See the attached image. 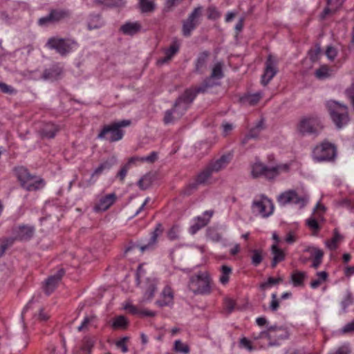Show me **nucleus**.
<instances>
[{
    "label": "nucleus",
    "instance_id": "f257e3e1",
    "mask_svg": "<svg viewBox=\"0 0 354 354\" xmlns=\"http://www.w3.org/2000/svg\"><path fill=\"white\" fill-rule=\"evenodd\" d=\"M196 97V93L192 88L187 89L175 102L171 109L165 113L163 122L165 124L173 123L180 119Z\"/></svg>",
    "mask_w": 354,
    "mask_h": 354
},
{
    "label": "nucleus",
    "instance_id": "f03ea898",
    "mask_svg": "<svg viewBox=\"0 0 354 354\" xmlns=\"http://www.w3.org/2000/svg\"><path fill=\"white\" fill-rule=\"evenodd\" d=\"M13 172L19 182L20 186L28 192H37L43 189L46 185L43 178L30 174L25 167H15L13 169Z\"/></svg>",
    "mask_w": 354,
    "mask_h": 354
},
{
    "label": "nucleus",
    "instance_id": "7ed1b4c3",
    "mask_svg": "<svg viewBox=\"0 0 354 354\" xmlns=\"http://www.w3.org/2000/svg\"><path fill=\"white\" fill-rule=\"evenodd\" d=\"M290 163L279 164L274 167H268L259 160L251 165V176L253 178H265L268 180L276 178L282 172H288Z\"/></svg>",
    "mask_w": 354,
    "mask_h": 354
},
{
    "label": "nucleus",
    "instance_id": "20e7f679",
    "mask_svg": "<svg viewBox=\"0 0 354 354\" xmlns=\"http://www.w3.org/2000/svg\"><path fill=\"white\" fill-rule=\"evenodd\" d=\"M131 124L130 120H122L104 125L99 132L97 138L100 140H106L109 142H115L121 140L124 135L122 128Z\"/></svg>",
    "mask_w": 354,
    "mask_h": 354
},
{
    "label": "nucleus",
    "instance_id": "39448f33",
    "mask_svg": "<svg viewBox=\"0 0 354 354\" xmlns=\"http://www.w3.org/2000/svg\"><path fill=\"white\" fill-rule=\"evenodd\" d=\"M251 209L253 214L259 215L262 218L270 216L274 210L272 201L265 194L257 196L251 204Z\"/></svg>",
    "mask_w": 354,
    "mask_h": 354
},
{
    "label": "nucleus",
    "instance_id": "423d86ee",
    "mask_svg": "<svg viewBox=\"0 0 354 354\" xmlns=\"http://www.w3.org/2000/svg\"><path fill=\"white\" fill-rule=\"evenodd\" d=\"M46 46L50 49L55 50L62 56H66L77 48L79 44L72 39L53 37L48 39Z\"/></svg>",
    "mask_w": 354,
    "mask_h": 354
},
{
    "label": "nucleus",
    "instance_id": "0eeeda50",
    "mask_svg": "<svg viewBox=\"0 0 354 354\" xmlns=\"http://www.w3.org/2000/svg\"><path fill=\"white\" fill-rule=\"evenodd\" d=\"M326 106L337 127L342 128L348 123L349 119L346 106L331 100L326 103Z\"/></svg>",
    "mask_w": 354,
    "mask_h": 354
},
{
    "label": "nucleus",
    "instance_id": "6e6552de",
    "mask_svg": "<svg viewBox=\"0 0 354 354\" xmlns=\"http://www.w3.org/2000/svg\"><path fill=\"white\" fill-rule=\"evenodd\" d=\"M322 129V122L316 115L302 118L297 127L298 132L302 136L318 134Z\"/></svg>",
    "mask_w": 354,
    "mask_h": 354
},
{
    "label": "nucleus",
    "instance_id": "1a4fd4ad",
    "mask_svg": "<svg viewBox=\"0 0 354 354\" xmlns=\"http://www.w3.org/2000/svg\"><path fill=\"white\" fill-rule=\"evenodd\" d=\"M337 156L335 146L328 142H323L317 145L312 153L313 160L317 162L333 161Z\"/></svg>",
    "mask_w": 354,
    "mask_h": 354
},
{
    "label": "nucleus",
    "instance_id": "9d476101",
    "mask_svg": "<svg viewBox=\"0 0 354 354\" xmlns=\"http://www.w3.org/2000/svg\"><path fill=\"white\" fill-rule=\"evenodd\" d=\"M309 196L307 194L299 195L294 189H288L281 193L277 197V202L281 206L288 204L297 205L299 208L304 207L308 203Z\"/></svg>",
    "mask_w": 354,
    "mask_h": 354
},
{
    "label": "nucleus",
    "instance_id": "9b49d317",
    "mask_svg": "<svg viewBox=\"0 0 354 354\" xmlns=\"http://www.w3.org/2000/svg\"><path fill=\"white\" fill-rule=\"evenodd\" d=\"M189 288L196 295L209 294L211 287L209 277L203 272L192 276L189 283Z\"/></svg>",
    "mask_w": 354,
    "mask_h": 354
},
{
    "label": "nucleus",
    "instance_id": "f8f14e48",
    "mask_svg": "<svg viewBox=\"0 0 354 354\" xmlns=\"http://www.w3.org/2000/svg\"><path fill=\"white\" fill-rule=\"evenodd\" d=\"M202 12L203 7L198 6L194 8L186 19L183 21L182 33L185 37H189L199 25Z\"/></svg>",
    "mask_w": 354,
    "mask_h": 354
},
{
    "label": "nucleus",
    "instance_id": "ddd939ff",
    "mask_svg": "<svg viewBox=\"0 0 354 354\" xmlns=\"http://www.w3.org/2000/svg\"><path fill=\"white\" fill-rule=\"evenodd\" d=\"M261 335H266L268 340L269 346L279 345V342L287 339L289 333L286 328L283 326H270L266 330L261 331Z\"/></svg>",
    "mask_w": 354,
    "mask_h": 354
},
{
    "label": "nucleus",
    "instance_id": "4468645a",
    "mask_svg": "<svg viewBox=\"0 0 354 354\" xmlns=\"http://www.w3.org/2000/svg\"><path fill=\"white\" fill-rule=\"evenodd\" d=\"M117 159L115 156L106 159L100 164V165L93 171L91 175V178L86 182H80L78 186L80 188H86L95 183L96 179L100 176L104 171L109 170L115 163Z\"/></svg>",
    "mask_w": 354,
    "mask_h": 354
},
{
    "label": "nucleus",
    "instance_id": "2eb2a0df",
    "mask_svg": "<svg viewBox=\"0 0 354 354\" xmlns=\"http://www.w3.org/2000/svg\"><path fill=\"white\" fill-rule=\"evenodd\" d=\"M223 63L222 62H218L216 64H214V65L213 66V67L212 68V72H211L209 77L206 79L201 86L194 88V89L192 88V91L196 93V95L199 93H203V92L206 91V90L208 88L213 86L214 84L209 83L211 80H218L222 79L224 77V73H223Z\"/></svg>",
    "mask_w": 354,
    "mask_h": 354
},
{
    "label": "nucleus",
    "instance_id": "dca6fc26",
    "mask_svg": "<svg viewBox=\"0 0 354 354\" xmlns=\"http://www.w3.org/2000/svg\"><path fill=\"white\" fill-rule=\"evenodd\" d=\"M35 230L34 225L26 224L16 225L12 229V238L15 241H28L34 236Z\"/></svg>",
    "mask_w": 354,
    "mask_h": 354
},
{
    "label": "nucleus",
    "instance_id": "f3484780",
    "mask_svg": "<svg viewBox=\"0 0 354 354\" xmlns=\"http://www.w3.org/2000/svg\"><path fill=\"white\" fill-rule=\"evenodd\" d=\"M117 196L111 193L104 196H98L93 209L95 212H103L109 209L116 201Z\"/></svg>",
    "mask_w": 354,
    "mask_h": 354
},
{
    "label": "nucleus",
    "instance_id": "a211bd4d",
    "mask_svg": "<svg viewBox=\"0 0 354 354\" xmlns=\"http://www.w3.org/2000/svg\"><path fill=\"white\" fill-rule=\"evenodd\" d=\"M277 73V61L270 55L265 64L264 73L261 77V83L263 85H267Z\"/></svg>",
    "mask_w": 354,
    "mask_h": 354
},
{
    "label": "nucleus",
    "instance_id": "6ab92c4d",
    "mask_svg": "<svg viewBox=\"0 0 354 354\" xmlns=\"http://www.w3.org/2000/svg\"><path fill=\"white\" fill-rule=\"evenodd\" d=\"M64 269H59L56 274L50 276L45 282L44 289L46 295H49L56 288L57 284L64 274Z\"/></svg>",
    "mask_w": 354,
    "mask_h": 354
},
{
    "label": "nucleus",
    "instance_id": "aec40b11",
    "mask_svg": "<svg viewBox=\"0 0 354 354\" xmlns=\"http://www.w3.org/2000/svg\"><path fill=\"white\" fill-rule=\"evenodd\" d=\"M213 172L207 165L196 176L195 182L189 185L188 188L194 190L196 189L199 185L206 183L211 178Z\"/></svg>",
    "mask_w": 354,
    "mask_h": 354
},
{
    "label": "nucleus",
    "instance_id": "412c9836",
    "mask_svg": "<svg viewBox=\"0 0 354 354\" xmlns=\"http://www.w3.org/2000/svg\"><path fill=\"white\" fill-rule=\"evenodd\" d=\"M324 211L325 207L321 204L317 203L314 209V214L315 215V217L311 216L306 220V225L310 229L314 231H318L319 230V225L317 218H322Z\"/></svg>",
    "mask_w": 354,
    "mask_h": 354
},
{
    "label": "nucleus",
    "instance_id": "4be33fe9",
    "mask_svg": "<svg viewBox=\"0 0 354 354\" xmlns=\"http://www.w3.org/2000/svg\"><path fill=\"white\" fill-rule=\"evenodd\" d=\"M213 214L214 211L207 210L204 212L203 216L196 217L194 224L191 227L192 232L196 233L198 230L206 226L209 222Z\"/></svg>",
    "mask_w": 354,
    "mask_h": 354
},
{
    "label": "nucleus",
    "instance_id": "5701e85b",
    "mask_svg": "<svg viewBox=\"0 0 354 354\" xmlns=\"http://www.w3.org/2000/svg\"><path fill=\"white\" fill-rule=\"evenodd\" d=\"M159 307L169 306L174 304V292L171 287L167 286L161 292L160 299L156 301Z\"/></svg>",
    "mask_w": 354,
    "mask_h": 354
},
{
    "label": "nucleus",
    "instance_id": "b1692460",
    "mask_svg": "<svg viewBox=\"0 0 354 354\" xmlns=\"http://www.w3.org/2000/svg\"><path fill=\"white\" fill-rule=\"evenodd\" d=\"M162 231H163V229H162V224L158 223L156 225L154 230L151 233V238L147 244H146L145 245H142V246L135 245L132 248L134 249L136 248H138L142 252L146 250L149 249L157 242V239L162 234Z\"/></svg>",
    "mask_w": 354,
    "mask_h": 354
},
{
    "label": "nucleus",
    "instance_id": "393cba45",
    "mask_svg": "<svg viewBox=\"0 0 354 354\" xmlns=\"http://www.w3.org/2000/svg\"><path fill=\"white\" fill-rule=\"evenodd\" d=\"M265 129L264 120H260L256 125L251 128L247 135L242 140V144L245 145L250 139H257L259 138L261 132Z\"/></svg>",
    "mask_w": 354,
    "mask_h": 354
},
{
    "label": "nucleus",
    "instance_id": "a878e982",
    "mask_svg": "<svg viewBox=\"0 0 354 354\" xmlns=\"http://www.w3.org/2000/svg\"><path fill=\"white\" fill-rule=\"evenodd\" d=\"M231 159L230 155H223L220 158L212 161L207 165L213 173H216L225 168Z\"/></svg>",
    "mask_w": 354,
    "mask_h": 354
},
{
    "label": "nucleus",
    "instance_id": "bb28decb",
    "mask_svg": "<svg viewBox=\"0 0 354 354\" xmlns=\"http://www.w3.org/2000/svg\"><path fill=\"white\" fill-rule=\"evenodd\" d=\"M210 53L208 51H203L198 55L195 61V71L198 73H203L207 68L208 59Z\"/></svg>",
    "mask_w": 354,
    "mask_h": 354
},
{
    "label": "nucleus",
    "instance_id": "cd10ccee",
    "mask_svg": "<svg viewBox=\"0 0 354 354\" xmlns=\"http://www.w3.org/2000/svg\"><path fill=\"white\" fill-rule=\"evenodd\" d=\"M141 28L142 26L140 22L128 21L121 26L120 30L124 35L133 36L138 33L141 30Z\"/></svg>",
    "mask_w": 354,
    "mask_h": 354
},
{
    "label": "nucleus",
    "instance_id": "c85d7f7f",
    "mask_svg": "<svg viewBox=\"0 0 354 354\" xmlns=\"http://www.w3.org/2000/svg\"><path fill=\"white\" fill-rule=\"evenodd\" d=\"M345 0H327V6L322 13V18L324 19L328 15L335 13L340 9Z\"/></svg>",
    "mask_w": 354,
    "mask_h": 354
},
{
    "label": "nucleus",
    "instance_id": "c756f323",
    "mask_svg": "<svg viewBox=\"0 0 354 354\" xmlns=\"http://www.w3.org/2000/svg\"><path fill=\"white\" fill-rule=\"evenodd\" d=\"M271 253L273 256L271 262V267L275 268L277 265L285 259L286 254L284 251L280 249L277 244H272L271 246Z\"/></svg>",
    "mask_w": 354,
    "mask_h": 354
},
{
    "label": "nucleus",
    "instance_id": "7c9ffc66",
    "mask_svg": "<svg viewBox=\"0 0 354 354\" xmlns=\"http://www.w3.org/2000/svg\"><path fill=\"white\" fill-rule=\"evenodd\" d=\"M263 97L261 92L255 93H248L243 95L240 98V102L244 105L254 106L256 105Z\"/></svg>",
    "mask_w": 354,
    "mask_h": 354
},
{
    "label": "nucleus",
    "instance_id": "2f4dec72",
    "mask_svg": "<svg viewBox=\"0 0 354 354\" xmlns=\"http://www.w3.org/2000/svg\"><path fill=\"white\" fill-rule=\"evenodd\" d=\"M310 253V257L313 258V263L311 267L317 269L322 263L324 252L322 250L317 248H310L307 250Z\"/></svg>",
    "mask_w": 354,
    "mask_h": 354
},
{
    "label": "nucleus",
    "instance_id": "473e14b6",
    "mask_svg": "<svg viewBox=\"0 0 354 354\" xmlns=\"http://www.w3.org/2000/svg\"><path fill=\"white\" fill-rule=\"evenodd\" d=\"M307 277L306 272L299 270L292 272L290 276V281L295 287H301L304 285V281Z\"/></svg>",
    "mask_w": 354,
    "mask_h": 354
},
{
    "label": "nucleus",
    "instance_id": "72a5a7b5",
    "mask_svg": "<svg viewBox=\"0 0 354 354\" xmlns=\"http://www.w3.org/2000/svg\"><path fill=\"white\" fill-rule=\"evenodd\" d=\"M50 13L55 24L71 16V12L68 10L64 9H53L50 11Z\"/></svg>",
    "mask_w": 354,
    "mask_h": 354
},
{
    "label": "nucleus",
    "instance_id": "f704fd0d",
    "mask_svg": "<svg viewBox=\"0 0 354 354\" xmlns=\"http://www.w3.org/2000/svg\"><path fill=\"white\" fill-rule=\"evenodd\" d=\"M179 45L177 43H173L169 48L165 51V56L163 58L159 59L158 63L159 64H163L169 61L171 57L178 51Z\"/></svg>",
    "mask_w": 354,
    "mask_h": 354
},
{
    "label": "nucleus",
    "instance_id": "c9c22d12",
    "mask_svg": "<svg viewBox=\"0 0 354 354\" xmlns=\"http://www.w3.org/2000/svg\"><path fill=\"white\" fill-rule=\"evenodd\" d=\"M59 131V128L53 123L46 124L41 129V135L44 138H53Z\"/></svg>",
    "mask_w": 354,
    "mask_h": 354
},
{
    "label": "nucleus",
    "instance_id": "e433bc0d",
    "mask_svg": "<svg viewBox=\"0 0 354 354\" xmlns=\"http://www.w3.org/2000/svg\"><path fill=\"white\" fill-rule=\"evenodd\" d=\"M104 22L101 19L100 15H90L88 21L87 26L89 30L97 29L103 26Z\"/></svg>",
    "mask_w": 354,
    "mask_h": 354
},
{
    "label": "nucleus",
    "instance_id": "4c0bfd02",
    "mask_svg": "<svg viewBox=\"0 0 354 354\" xmlns=\"http://www.w3.org/2000/svg\"><path fill=\"white\" fill-rule=\"evenodd\" d=\"M221 275L219 277V282L222 285H226L230 281V277L232 273V268L227 265H223L220 268Z\"/></svg>",
    "mask_w": 354,
    "mask_h": 354
},
{
    "label": "nucleus",
    "instance_id": "58836bf2",
    "mask_svg": "<svg viewBox=\"0 0 354 354\" xmlns=\"http://www.w3.org/2000/svg\"><path fill=\"white\" fill-rule=\"evenodd\" d=\"M317 278L311 281L310 286L313 289L319 288L328 277V274L326 271L317 272L316 273Z\"/></svg>",
    "mask_w": 354,
    "mask_h": 354
},
{
    "label": "nucleus",
    "instance_id": "ea45409f",
    "mask_svg": "<svg viewBox=\"0 0 354 354\" xmlns=\"http://www.w3.org/2000/svg\"><path fill=\"white\" fill-rule=\"evenodd\" d=\"M264 258L263 252L261 250L254 249L251 250V263L252 266H259Z\"/></svg>",
    "mask_w": 354,
    "mask_h": 354
},
{
    "label": "nucleus",
    "instance_id": "a19ab883",
    "mask_svg": "<svg viewBox=\"0 0 354 354\" xmlns=\"http://www.w3.org/2000/svg\"><path fill=\"white\" fill-rule=\"evenodd\" d=\"M342 239V236L335 230L333 238L326 241V246L331 250L337 248L339 242Z\"/></svg>",
    "mask_w": 354,
    "mask_h": 354
},
{
    "label": "nucleus",
    "instance_id": "79ce46f5",
    "mask_svg": "<svg viewBox=\"0 0 354 354\" xmlns=\"http://www.w3.org/2000/svg\"><path fill=\"white\" fill-rule=\"evenodd\" d=\"M139 6L142 12H151L155 9V3L151 0H140Z\"/></svg>",
    "mask_w": 354,
    "mask_h": 354
},
{
    "label": "nucleus",
    "instance_id": "37998d69",
    "mask_svg": "<svg viewBox=\"0 0 354 354\" xmlns=\"http://www.w3.org/2000/svg\"><path fill=\"white\" fill-rule=\"evenodd\" d=\"M174 350L177 353L183 354H189L190 352L189 346L180 339H177L174 342Z\"/></svg>",
    "mask_w": 354,
    "mask_h": 354
},
{
    "label": "nucleus",
    "instance_id": "c03bdc74",
    "mask_svg": "<svg viewBox=\"0 0 354 354\" xmlns=\"http://www.w3.org/2000/svg\"><path fill=\"white\" fill-rule=\"evenodd\" d=\"M15 242L12 237L3 238L0 239V257L3 255L6 250L11 246Z\"/></svg>",
    "mask_w": 354,
    "mask_h": 354
},
{
    "label": "nucleus",
    "instance_id": "a18cd8bd",
    "mask_svg": "<svg viewBox=\"0 0 354 354\" xmlns=\"http://www.w3.org/2000/svg\"><path fill=\"white\" fill-rule=\"evenodd\" d=\"M354 301V298L353 297L352 293L351 291L347 290L346 292V295H344L342 302H341V306L344 312L346 311V308L353 304Z\"/></svg>",
    "mask_w": 354,
    "mask_h": 354
},
{
    "label": "nucleus",
    "instance_id": "49530a36",
    "mask_svg": "<svg viewBox=\"0 0 354 354\" xmlns=\"http://www.w3.org/2000/svg\"><path fill=\"white\" fill-rule=\"evenodd\" d=\"M207 238L214 241V242H219L222 239V235L216 229L214 228H209L207 232Z\"/></svg>",
    "mask_w": 354,
    "mask_h": 354
},
{
    "label": "nucleus",
    "instance_id": "de8ad7c7",
    "mask_svg": "<svg viewBox=\"0 0 354 354\" xmlns=\"http://www.w3.org/2000/svg\"><path fill=\"white\" fill-rule=\"evenodd\" d=\"M96 320V316L94 315H90L85 316L82 324L77 328L78 331H82L88 328V326L93 323Z\"/></svg>",
    "mask_w": 354,
    "mask_h": 354
},
{
    "label": "nucleus",
    "instance_id": "09e8293b",
    "mask_svg": "<svg viewBox=\"0 0 354 354\" xmlns=\"http://www.w3.org/2000/svg\"><path fill=\"white\" fill-rule=\"evenodd\" d=\"M207 18L211 20H216L221 17L220 12L214 6H209L207 9Z\"/></svg>",
    "mask_w": 354,
    "mask_h": 354
},
{
    "label": "nucleus",
    "instance_id": "8fccbe9b",
    "mask_svg": "<svg viewBox=\"0 0 354 354\" xmlns=\"http://www.w3.org/2000/svg\"><path fill=\"white\" fill-rule=\"evenodd\" d=\"M127 323V320L124 316H118L114 319L112 326L113 328H124Z\"/></svg>",
    "mask_w": 354,
    "mask_h": 354
},
{
    "label": "nucleus",
    "instance_id": "3c124183",
    "mask_svg": "<svg viewBox=\"0 0 354 354\" xmlns=\"http://www.w3.org/2000/svg\"><path fill=\"white\" fill-rule=\"evenodd\" d=\"M156 291V285L154 283L149 284V287L146 290L144 295L145 300H150L154 296L155 292Z\"/></svg>",
    "mask_w": 354,
    "mask_h": 354
},
{
    "label": "nucleus",
    "instance_id": "603ef678",
    "mask_svg": "<svg viewBox=\"0 0 354 354\" xmlns=\"http://www.w3.org/2000/svg\"><path fill=\"white\" fill-rule=\"evenodd\" d=\"M168 238L171 240H177L180 236V229L178 225H174L167 233Z\"/></svg>",
    "mask_w": 354,
    "mask_h": 354
},
{
    "label": "nucleus",
    "instance_id": "864d4df0",
    "mask_svg": "<svg viewBox=\"0 0 354 354\" xmlns=\"http://www.w3.org/2000/svg\"><path fill=\"white\" fill-rule=\"evenodd\" d=\"M315 75L319 79H324L329 76V69L326 66H322L315 72Z\"/></svg>",
    "mask_w": 354,
    "mask_h": 354
},
{
    "label": "nucleus",
    "instance_id": "5fc2aeb1",
    "mask_svg": "<svg viewBox=\"0 0 354 354\" xmlns=\"http://www.w3.org/2000/svg\"><path fill=\"white\" fill-rule=\"evenodd\" d=\"M53 24L55 23L50 12L46 16L42 17L38 19V24L41 26H47Z\"/></svg>",
    "mask_w": 354,
    "mask_h": 354
},
{
    "label": "nucleus",
    "instance_id": "6e6d98bb",
    "mask_svg": "<svg viewBox=\"0 0 354 354\" xmlns=\"http://www.w3.org/2000/svg\"><path fill=\"white\" fill-rule=\"evenodd\" d=\"M239 346L247 349L248 351H252L255 349V348L252 345V342L246 337H243L240 339Z\"/></svg>",
    "mask_w": 354,
    "mask_h": 354
},
{
    "label": "nucleus",
    "instance_id": "4d7b16f0",
    "mask_svg": "<svg viewBox=\"0 0 354 354\" xmlns=\"http://www.w3.org/2000/svg\"><path fill=\"white\" fill-rule=\"evenodd\" d=\"M271 298H272V300H271V302L270 304V309L272 312H275V311L277 310V309L279 307V300L277 299V294L276 293H272V295H271Z\"/></svg>",
    "mask_w": 354,
    "mask_h": 354
},
{
    "label": "nucleus",
    "instance_id": "13d9d810",
    "mask_svg": "<svg viewBox=\"0 0 354 354\" xmlns=\"http://www.w3.org/2000/svg\"><path fill=\"white\" fill-rule=\"evenodd\" d=\"M141 162H147L150 163H153L158 159V153L156 151H152L150 153L149 156L142 157Z\"/></svg>",
    "mask_w": 354,
    "mask_h": 354
},
{
    "label": "nucleus",
    "instance_id": "bf43d9fd",
    "mask_svg": "<svg viewBox=\"0 0 354 354\" xmlns=\"http://www.w3.org/2000/svg\"><path fill=\"white\" fill-rule=\"evenodd\" d=\"M58 73L56 72V70L55 68H50L48 70H45L42 77L44 80H51L54 78Z\"/></svg>",
    "mask_w": 354,
    "mask_h": 354
},
{
    "label": "nucleus",
    "instance_id": "052dcab7",
    "mask_svg": "<svg viewBox=\"0 0 354 354\" xmlns=\"http://www.w3.org/2000/svg\"><path fill=\"white\" fill-rule=\"evenodd\" d=\"M281 281V279L280 278L275 279V278H273V277H269L266 282L263 283L261 285V288L262 289H265V288H268L269 286H273V285H275V284L278 283Z\"/></svg>",
    "mask_w": 354,
    "mask_h": 354
},
{
    "label": "nucleus",
    "instance_id": "680f3d73",
    "mask_svg": "<svg viewBox=\"0 0 354 354\" xmlns=\"http://www.w3.org/2000/svg\"><path fill=\"white\" fill-rule=\"evenodd\" d=\"M0 90L3 93L13 94L15 93V90L10 86L4 82H0Z\"/></svg>",
    "mask_w": 354,
    "mask_h": 354
},
{
    "label": "nucleus",
    "instance_id": "e2e57ef3",
    "mask_svg": "<svg viewBox=\"0 0 354 354\" xmlns=\"http://www.w3.org/2000/svg\"><path fill=\"white\" fill-rule=\"evenodd\" d=\"M336 49L332 46H328L326 50V55L330 60H333L337 56Z\"/></svg>",
    "mask_w": 354,
    "mask_h": 354
},
{
    "label": "nucleus",
    "instance_id": "0e129e2a",
    "mask_svg": "<svg viewBox=\"0 0 354 354\" xmlns=\"http://www.w3.org/2000/svg\"><path fill=\"white\" fill-rule=\"evenodd\" d=\"M102 4L107 6H120L123 4V0H104Z\"/></svg>",
    "mask_w": 354,
    "mask_h": 354
},
{
    "label": "nucleus",
    "instance_id": "69168bd1",
    "mask_svg": "<svg viewBox=\"0 0 354 354\" xmlns=\"http://www.w3.org/2000/svg\"><path fill=\"white\" fill-rule=\"evenodd\" d=\"M124 309L133 315H139L140 313V310L131 304H127L124 306Z\"/></svg>",
    "mask_w": 354,
    "mask_h": 354
},
{
    "label": "nucleus",
    "instance_id": "338daca9",
    "mask_svg": "<svg viewBox=\"0 0 354 354\" xmlns=\"http://www.w3.org/2000/svg\"><path fill=\"white\" fill-rule=\"evenodd\" d=\"M129 167L127 164L124 165L121 169L119 171L118 174V176L120 178L121 180H123L127 176V171L129 169Z\"/></svg>",
    "mask_w": 354,
    "mask_h": 354
},
{
    "label": "nucleus",
    "instance_id": "774afa93",
    "mask_svg": "<svg viewBox=\"0 0 354 354\" xmlns=\"http://www.w3.org/2000/svg\"><path fill=\"white\" fill-rule=\"evenodd\" d=\"M353 331H354V319L346 324L342 328V332L344 333H351Z\"/></svg>",
    "mask_w": 354,
    "mask_h": 354
}]
</instances>
